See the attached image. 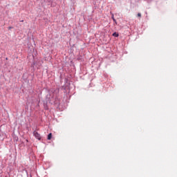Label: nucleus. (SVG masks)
<instances>
[{
	"label": "nucleus",
	"mask_w": 177,
	"mask_h": 177,
	"mask_svg": "<svg viewBox=\"0 0 177 177\" xmlns=\"http://www.w3.org/2000/svg\"><path fill=\"white\" fill-rule=\"evenodd\" d=\"M112 19H113V21L115 22V19H114V15H112Z\"/></svg>",
	"instance_id": "5"
},
{
	"label": "nucleus",
	"mask_w": 177,
	"mask_h": 177,
	"mask_svg": "<svg viewBox=\"0 0 177 177\" xmlns=\"http://www.w3.org/2000/svg\"><path fill=\"white\" fill-rule=\"evenodd\" d=\"M113 37H118V33L117 32L113 33Z\"/></svg>",
	"instance_id": "3"
},
{
	"label": "nucleus",
	"mask_w": 177,
	"mask_h": 177,
	"mask_svg": "<svg viewBox=\"0 0 177 177\" xmlns=\"http://www.w3.org/2000/svg\"><path fill=\"white\" fill-rule=\"evenodd\" d=\"M33 135L36 138V139H38V140H41V135L38 133L36 131L33 132Z\"/></svg>",
	"instance_id": "1"
},
{
	"label": "nucleus",
	"mask_w": 177,
	"mask_h": 177,
	"mask_svg": "<svg viewBox=\"0 0 177 177\" xmlns=\"http://www.w3.org/2000/svg\"><path fill=\"white\" fill-rule=\"evenodd\" d=\"M48 140H50V139H52V133H50L48 135V138H47Z\"/></svg>",
	"instance_id": "2"
},
{
	"label": "nucleus",
	"mask_w": 177,
	"mask_h": 177,
	"mask_svg": "<svg viewBox=\"0 0 177 177\" xmlns=\"http://www.w3.org/2000/svg\"><path fill=\"white\" fill-rule=\"evenodd\" d=\"M12 28H13V27H12V26L8 27V30H12Z\"/></svg>",
	"instance_id": "6"
},
{
	"label": "nucleus",
	"mask_w": 177,
	"mask_h": 177,
	"mask_svg": "<svg viewBox=\"0 0 177 177\" xmlns=\"http://www.w3.org/2000/svg\"><path fill=\"white\" fill-rule=\"evenodd\" d=\"M138 17H142V14L138 13Z\"/></svg>",
	"instance_id": "4"
}]
</instances>
